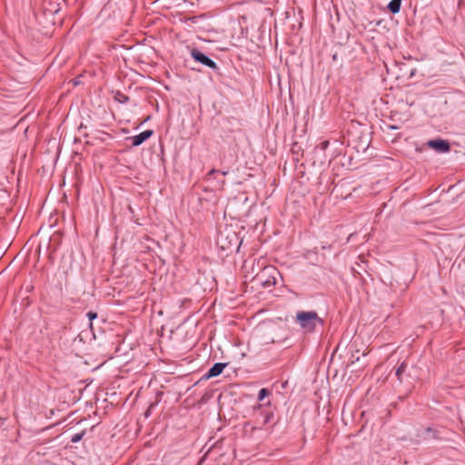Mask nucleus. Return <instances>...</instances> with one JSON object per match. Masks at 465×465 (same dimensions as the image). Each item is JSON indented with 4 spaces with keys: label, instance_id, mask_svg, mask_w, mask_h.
I'll use <instances>...</instances> for the list:
<instances>
[{
    "label": "nucleus",
    "instance_id": "dca6fc26",
    "mask_svg": "<svg viewBox=\"0 0 465 465\" xmlns=\"http://www.w3.org/2000/svg\"><path fill=\"white\" fill-rule=\"evenodd\" d=\"M190 20H192V22H193V24H196V23H197V21L201 20V18H200V17H193V18H191Z\"/></svg>",
    "mask_w": 465,
    "mask_h": 465
},
{
    "label": "nucleus",
    "instance_id": "39448f33",
    "mask_svg": "<svg viewBox=\"0 0 465 465\" xmlns=\"http://www.w3.org/2000/svg\"><path fill=\"white\" fill-rule=\"evenodd\" d=\"M428 145L438 153H448L450 149L449 142L442 139L430 140Z\"/></svg>",
    "mask_w": 465,
    "mask_h": 465
},
{
    "label": "nucleus",
    "instance_id": "f257e3e1",
    "mask_svg": "<svg viewBox=\"0 0 465 465\" xmlns=\"http://www.w3.org/2000/svg\"><path fill=\"white\" fill-rule=\"evenodd\" d=\"M258 271L254 273L252 281L262 287H271L276 284V275L279 274L276 267L257 263Z\"/></svg>",
    "mask_w": 465,
    "mask_h": 465
},
{
    "label": "nucleus",
    "instance_id": "2eb2a0df",
    "mask_svg": "<svg viewBox=\"0 0 465 465\" xmlns=\"http://www.w3.org/2000/svg\"><path fill=\"white\" fill-rule=\"evenodd\" d=\"M82 437V433H76L72 437L71 441L74 443L78 442L79 440H81Z\"/></svg>",
    "mask_w": 465,
    "mask_h": 465
},
{
    "label": "nucleus",
    "instance_id": "6ab92c4d",
    "mask_svg": "<svg viewBox=\"0 0 465 465\" xmlns=\"http://www.w3.org/2000/svg\"><path fill=\"white\" fill-rule=\"evenodd\" d=\"M74 85L78 84V81H74Z\"/></svg>",
    "mask_w": 465,
    "mask_h": 465
},
{
    "label": "nucleus",
    "instance_id": "ddd939ff",
    "mask_svg": "<svg viewBox=\"0 0 465 465\" xmlns=\"http://www.w3.org/2000/svg\"><path fill=\"white\" fill-rule=\"evenodd\" d=\"M329 144H330V142H329V141H327V140L322 141V143H320L317 145V149H319V150H321V151L324 152V151L328 148Z\"/></svg>",
    "mask_w": 465,
    "mask_h": 465
},
{
    "label": "nucleus",
    "instance_id": "0eeeda50",
    "mask_svg": "<svg viewBox=\"0 0 465 465\" xmlns=\"http://www.w3.org/2000/svg\"><path fill=\"white\" fill-rule=\"evenodd\" d=\"M153 132L152 130H145L133 137L132 139V144L134 146H139L143 143H144L147 139H149L153 135Z\"/></svg>",
    "mask_w": 465,
    "mask_h": 465
},
{
    "label": "nucleus",
    "instance_id": "a211bd4d",
    "mask_svg": "<svg viewBox=\"0 0 465 465\" xmlns=\"http://www.w3.org/2000/svg\"><path fill=\"white\" fill-rule=\"evenodd\" d=\"M222 174H223V175H227V174H228V171H223V172H222Z\"/></svg>",
    "mask_w": 465,
    "mask_h": 465
},
{
    "label": "nucleus",
    "instance_id": "f03ea898",
    "mask_svg": "<svg viewBox=\"0 0 465 465\" xmlns=\"http://www.w3.org/2000/svg\"><path fill=\"white\" fill-rule=\"evenodd\" d=\"M296 322L306 333H313L318 326H323V320L314 311H300L296 313Z\"/></svg>",
    "mask_w": 465,
    "mask_h": 465
},
{
    "label": "nucleus",
    "instance_id": "f3484780",
    "mask_svg": "<svg viewBox=\"0 0 465 465\" xmlns=\"http://www.w3.org/2000/svg\"><path fill=\"white\" fill-rule=\"evenodd\" d=\"M218 172H219V171H217L216 169H212V170L208 173V174H209V175H212V174H213V173H218Z\"/></svg>",
    "mask_w": 465,
    "mask_h": 465
},
{
    "label": "nucleus",
    "instance_id": "423d86ee",
    "mask_svg": "<svg viewBox=\"0 0 465 465\" xmlns=\"http://www.w3.org/2000/svg\"><path fill=\"white\" fill-rule=\"evenodd\" d=\"M227 366V363L223 362H216L214 363L209 371L203 375V379L208 380L216 376H219L223 369Z\"/></svg>",
    "mask_w": 465,
    "mask_h": 465
},
{
    "label": "nucleus",
    "instance_id": "4468645a",
    "mask_svg": "<svg viewBox=\"0 0 465 465\" xmlns=\"http://www.w3.org/2000/svg\"><path fill=\"white\" fill-rule=\"evenodd\" d=\"M86 315L90 322H92L93 320L97 318V313L94 312H87ZM90 326H92V322H90Z\"/></svg>",
    "mask_w": 465,
    "mask_h": 465
},
{
    "label": "nucleus",
    "instance_id": "1a4fd4ad",
    "mask_svg": "<svg viewBox=\"0 0 465 465\" xmlns=\"http://www.w3.org/2000/svg\"><path fill=\"white\" fill-rule=\"evenodd\" d=\"M407 368L406 362H401L400 366L396 370V376L398 377V380L401 381L403 380L402 375L405 372Z\"/></svg>",
    "mask_w": 465,
    "mask_h": 465
},
{
    "label": "nucleus",
    "instance_id": "20e7f679",
    "mask_svg": "<svg viewBox=\"0 0 465 465\" xmlns=\"http://www.w3.org/2000/svg\"><path fill=\"white\" fill-rule=\"evenodd\" d=\"M191 55L196 62H199L209 68H217V64L213 59H211L206 54H204L197 49H193L191 52Z\"/></svg>",
    "mask_w": 465,
    "mask_h": 465
},
{
    "label": "nucleus",
    "instance_id": "f8f14e48",
    "mask_svg": "<svg viewBox=\"0 0 465 465\" xmlns=\"http://www.w3.org/2000/svg\"><path fill=\"white\" fill-rule=\"evenodd\" d=\"M272 417H273L272 412H265L263 415L262 424L265 425V424L269 423L272 420Z\"/></svg>",
    "mask_w": 465,
    "mask_h": 465
},
{
    "label": "nucleus",
    "instance_id": "6e6552de",
    "mask_svg": "<svg viewBox=\"0 0 465 465\" xmlns=\"http://www.w3.org/2000/svg\"><path fill=\"white\" fill-rule=\"evenodd\" d=\"M401 0H391L388 4L387 7L391 13L397 14V13H399V11L401 9Z\"/></svg>",
    "mask_w": 465,
    "mask_h": 465
},
{
    "label": "nucleus",
    "instance_id": "9d476101",
    "mask_svg": "<svg viewBox=\"0 0 465 465\" xmlns=\"http://www.w3.org/2000/svg\"><path fill=\"white\" fill-rule=\"evenodd\" d=\"M114 98L120 104H126L127 102H129V99H130L129 96H127L124 94H122L120 92H118L115 94Z\"/></svg>",
    "mask_w": 465,
    "mask_h": 465
},
{
    "label": "nucleus",
    "instance_id": "9b49d317",
    "mask_svg": "<svg viewBox=\"0 0 465 465\" xmlns=\"http://www.w3.org/2000/svg\"><path fill=\"white\" fill-rule=\"evenodd\" d=\"M270 394V391L268 389L266 388H262L258 392V401H262V400L265 399V397H267L268 395Z\"/></svg>",
    "mask_w": 465,
    "mask_h": 465
},
{
    "label": "nucleus",
    "instance_id": "7ed1b4c3",
    "mask_svg": "<svg viewBox=\"0 0 465 465\" xmlns=\"http://www.w3.org/2000/svg\"><path fill=\"white\" fill-rule=\"evenodd\" d=\"M416 441H425V440H447L446 431L443 428L438 426L425 427L420 428L417 430L416 434Z\"/></svg>",
    "mask_w": 465,
    "mask_h": 465
}]
</instances>
